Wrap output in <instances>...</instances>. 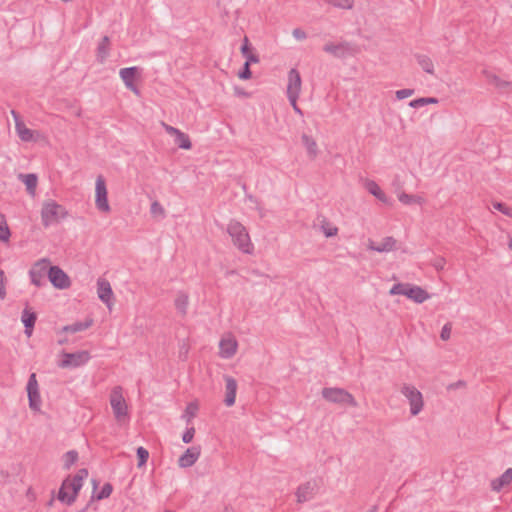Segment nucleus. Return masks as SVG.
Instances as JSON below:
<instances>
[{
  "mask_svg": "<svg viewBox=\"0 0 512 512\" xmlns=\"http://www.w3.org/2000/svg\"><path fill=\"white\" fill-rule=\"evenodd\" d=\"M399 201L404 205H411V204H423L424 198L418 195H411L407 194L405 192H402L398 195Z\"/></svg>",
  "mask_w": 512,
  "mask_h": 512,
  "instance_id": "33",
  "label": "nucleus"
},
{
  "mask_svg": "<svg viewBox=\"0 0 512 512\" xmlns=\"http://www.w3.org/2000/svg\"><path fill=\"white\" fill-rule=\"evenodd\" d=\"M26 389H27V390L39 389V387H38V382H37L36 374H35V373H32V374L29 376V379H28V383H27V387H26Z\"/></svg>",
  "mask_w": 512,
  "mask_h": 512,
  "instance_id": "49",
  "label": "nucleus"
},
{
  "mask_svg": "<svg viewBox=\"0 0 512 512\" xmlns=\"http://www.w3.org/2000/svg\"><path fill=\"white\" fill-rule=\"evenodd\" d=\"M68 212L64 206L49 200L43 203L41 210V220L44 227L59 222L67 216Z\"/></svg>",
  "mask_w": 512,
  "mask_h": 512,
  "instance_id": "3",
  "label": "nucleus"
},
{
  "mask_svg": "<svg viewBox=\"0 0 512 512\" xmlns=\"http://www.w3.org/2000/svg\"><path fill=\"white\" fill-rule=\"evenodd\" d=\"M252 76V72L250 70V65L245 64L243 65L242 70L238 73V77L243 80L250 79Z\"/></svg>",
  "mask_w": 512,
  "mask_h": 512,
  "instance_id": "46",
  "label": "nucleus"
},
{
  "mask_svg": "<svg viewBox=\"0 0 512 512\" xmlns=\"http://www.w3.org/2000/svg\"><path fill=\"white\" fill-rule=\"evenodd\" d=\"M19 178L26 185L28 193L34 195L38 181L36 174H20Z\"/></svg>",
  "mask_w": 512,
  "mask_h": 512,
  "instance_id": "27",
  "label": "nucleus"
},
{
  "mask_svg": "<svg viewBox=\"0 0 512 512\" xmlns=\"http://www.w3.org/2000/svg\"><path fill=\"white\" fill-rule=\"evenodd\" d=\"M413 94H414L413 89H401V90L396 91V97L399 100L408 98V97L412 96Z\"/></svg>",
  "mask_w": 512,
  "mask_h": 512,
  "instance_id": "47",
  "label": "nucleus"
},
{
  "mask_svg": "<svg viewBox=\"0 0 512 512\" xmlns=\"http://www.w3.org/2000/svg\"><path fill=\"white\" fill-rule=\"evenodd\" d=\"M401 393L409 401L411 414L413 416L418 415L424 406L422 393L416 387L409 384H404L402 386Z\"/></svg>",
  "mask_w": 512,
  "mask_h": 512,
  "instance_id": "7",
  "label": "nucleus"
},
{
  "mask_svg": "<svg viewBox=\"0 0 512 512\" xmlns=\"http://www.w3.org/2000/svg\"><path fill=\"white\" fill-rule=\"evenodd\" d=\"M174 142L181 149L189 150L192 147L189 136L181 130L175 135Z\"/></svg>",
  "mask_w": 512,
  "mask_h": 512,
  "instance_id": "31",
  "label": "nucleus"
},
{
  "mask_svg": "<svg viewBox=\"0 0 512 512\" xmlns=\"http://www.w3.org/2000/svg\"><path fill=\"white\" fill-rule=\"evenodd\" d=\"M409 284L408 283H397L392 286L389 291L390 295H405L407 293Z\"/></svg>",
  "mask_w": 512,
  "mask_h": 512,
  "instance_id": "38",
  "label": "nucleus"
},
{
  "mask_svg": "<svg viewBox=\"0 0 512 512\" xmlns=\"http://www.w3.org/2000/svg\"><path fill=\"white\" fill-rule=\"evenodd\" d=\"M49 268L50 260L48 258L37 260L29 270L31 283L36 287H42L45 285V277L48 276Z\"/></svg>",
  "mask_w": 512,
  "mask_h": 512,
  "instance_id": "6",
  "label": "nucleus"
},
{
  "mask_svg": "<svg viewBox=\"0 0 512 512\" xmlns=\"http://www.w3.org/2000/svg\"><path fill=\"white\" fill-rule=\"evenodd\" d=\"M9 477V473L3 470H0V482H5Z\"/></svg>",
  "mask_w": 512,
  "mask_h": 512,
  "instance_id": "61",
  "label": "nucleus"
},
{
  "mask_svg": "<svg viewBox=\"0 0 512 512\" xmlns=\"http://www.w3.org/2000/svg\"><path fill=\"white\" fill-rule=\"evenodd\" d=\"M292 34L297 40H304L307 37L306 32L300 28H295Z\"/></svg>",
  "mask_w": 512,
  "mask_h": 512,
  "instance_id": "55",
  "label": "nucleus"
},
{
  "mask_svg": "<svg viewBox=\"0 0 512 512\" xmlns=\"http://www.w3.org/2000/svg\"><path fill=\"white\" fill-rule=\"evenodd\" d=\"M366 189L369 193H371L373 196H375L379 201L388 204L389 198L386 196V194L381 190L379 185L372 180H368L365 185Z\"/></svg>",
  "mask_w": 512,
  "mask_h": 512,
  "instance_id": "24",
  "label": "nucleus"
},
{
  "mask_svg": "<svg viewBox=\"0 0 512 512\" xmlns=\"http://www.w3.org/2000/svg\"><path fill=\"white\" fill-rule=\"evenodd\" d=\"M367 512H377V506H373Z\"/></svg>",
  "mask_w": 512,
  "mask_h": 512,
  "instance_id": "64",
  "label": "nucleus"
},
{
  "mask_svg": "<svg viewBox=\"0 0 512 512\" xmlns=\"http://www.w3.org/2000/svg\"><path fill=\"white\" fill-rule=\"evenodd\" d=\"M406 296L416 303H423L430 298L429 293L420 286L409 284Z\"/></svg>",
  "mask_w": 512,
  "mask_h": 512,
  "instance_id": "17",
  "label": "nucleus"
},
{
  "mask_svg": "<svg viewBox=\"0 0 512 512\" xmlns=\"http://www.w3.org/2000/svg\"><path fill=\"white\" fill-rule=\"evenodd\" d=\"M110 405L117 422L121 423L128 417V406L123 397L122 387L116 386L110 393Z\"/></svg>",
  "mask_w": 512,
  "mask_h": 512,
  "instance_id": "5",
  "label": "nucleus"
},
{
  "mask_svg": "<svg viewBox=\"0 0 512 512\" xmlns=\"http://www.w3.org/2000/svg\"><path fill=\"white\" fill-rule=\"evenodd\" d=\"M150 213L152 214L153 217H160V218L165 217V209L158 201H154L151 204Z\"/></svg>",
  "mask_w": 512,
  "mask_h": 512,
  "instance_id": "37",
  "label": "nucleus"
},
{
  "mask_svg": "<svg viewBox=\"0 0 512 512\" xmlns=\"http://www.w3.org/2000/svg\"><path fill=\"white\" fill-rule=\"evenodd\" d=\"M322 397L331 403L357 407L358 403L354 396L343 388L326 387L322 389Z\"/></svg>",
  "mask_w": 512,
  "mask_h": 512,
  "instance_id": "4",
  "label": "nucleus"
},
{
  "mask_svg": "<svg viewBox=\"0 0 512 512\" xmlns=\"http://www.w3.org/2000/svg\"><path fill=\"white\" fill-rule=\"evenodd\" d=\"M452 330V324L450 322L446 323L441 330L440 337L442 340L447 341L450 339Z\"/></svg>",
  "mask_w": 512,
  "mask_h": 512,
  "instance_id": "44",
  "label": "nucleus"
},
{
  "mask_svg": "<svg viewBox=\"0 0 512 512\" xmlns=\"http://www.w3.org/2000/svg\"><path fill=\"white\" fill-rule=\"evenodd\" d=\"M426 105L425 97L414 99L409 102V106L412 108H419Z\"/></svg>",
  "mask_w": 512,
  "mask_h": 512,
  "instance_id": "53",
  "label": "nucleus"
},
{
  "mask_svg": "<svg viewBox=\"0 0 512 512\" xmlns=\"http://www.w3.org/2000/svg\"><path fill=\"white\" fill-rule=\"evenodd\" d=\"M194 435H195V428L194 427H190L188 428L182 435V440L184 443L188 444L190 442H192L193 438H194Z\"/></svg>",
  "mask_w": 512,
  "mask_h": 512,
  "instance_id": "45",
  "label": "nucleus"
},
{
  "mask_svg": "<svg viewBox=\"0 0 512 512\" xmlns=\"http://www.w3.org/2000/svg\"><path fill=\"white\" fill-rule=\"evenodd\" d=\"M113 491V487L110 483H105L101 491L96 495L97 500L108 498Z\"/></svg>",
  "mask_w": 512,
  "mask_h": 512,
  "instance_id": "41",
  "label": "nucleus"
},
{
  "mask_svg": "<svg viewBox=\"0 0 512 512\" xmlns=\"http://www.w3.org/2000/svg\"><path fill=\"white\" fill-rule=\"evenodd\" d=\"M245 58H246L245 64H248V65H250L251 63H258L259 62L258 55L254 54L252 52L249 53L248 55H246Z\"/></svg>",
  "mask_w": 512,
  "mask_h": 512,
  "instance_id": "58",
  "label": "nucleus"
},
{
  "mask_svg": "<svg viewBox=\"0 0 512 512\" xmlns=\"http://www.w3.org/2000/svg\"><path fill=\"white\" fill-rule=\"evenodd\" d=\"M241 53L244 57L251 53V48L247 37H244L243 44L241 46Z\"/></svg>",
  "mask_w": 512,
  "mask_h": 512,
  "instance_id": "54",
  "label": "nucleus"
},
{
  "mask_svg": "<svg viewBox=\"0 0 512 512\" xmlns=\"http://www.w3.org/2000/svg\"><path fill=\"white\" fill-rule=\"evenodd\" d=\"M426 105L428 104H437L439 100L435 97H425Z\"/></svg>",
  "mask_w": 512,
  "mask_h": 512,
  "instance_id": "62",
  "label": "nucleus"
},
{
  "mask_svg": "<svg viewBox=\"0 0 512 512\" xmlns=\"http://www.w3.org/2000/svg\"><path fill=\"white\" fill-rule=\"evenodd\" d=\"M396 240L393 237H385L379 245L369 241L368 249L377 252H389L395 249Z\"/></svg>",
  "mask_w": 512,
  "mask_h": 512,
  "instance_id": "22",
  "label": "nucleus"
},
{
  "mask_svg": "<svg viewBox=\"0 0 512 512\" xmlns=\"http://www.w3.org/2000/svg\"><path fill=\"white\" fill-rule=\"evenodd\" d=\"M189 304V297L185 292H178L175 298V307L176 309L184 316L187 313V308Z\"/></svg>",
  "mask_w": 512,
  "mask_h": 512,
  "instance_id": "28",
  "label": "nucleus"
},
{
  "mask_svg": "<svg viewBox=\"0 0 512 512\" xmlns=\"http://www.w3.org/2000/svg\"><path fill=\"white\" fill-rule=\"evenodd\" d=\"M301 139L303 145L307 150L309 158L314 160L318 156V146L316 141L307 134H303Z\"/></svg>",
  "mask_w": 512,
  "mask_h": 512,
  "instance_id": "25",
  "label": "nucleus"
},
{
  "mask_svg": "<svg viewBox=\"0 0 512 512\" xmlns=\"http://www.w3.org/2000/svg\"><path fill=\"white\" fill-rule=\"evenodd\" d=\"M36 320H37L36 313L33 312L30 307L26 306L25 309L22 311L21 321L24 324L25 333L28 336H30L32 334Z\"/></svg>",
  "mask_w": 512,
  "mask_h": 512,
  "instance_id": "21",
  "label": "nucleus"
},
{
  "mask_svg": "<svg viewBox=\"0 0 512 512\" xmlns=\"http://www.w3.org/2000/svg\"><path fill=\"white\" fill-rule=\"evenodd\" d=\"M78 460V452L75 450H70L66 452L63 456L64 461V469L68 470L70 467Z\"/></svg>",
  "mask_w": 512,
  "mask_h": 512,
  "instance_id": "35",
  "label": "nucleus"
},
{
  "mask_svg": "<svg viewBox=\"0 0 512 512\" xmlns=\"http://www.w3.org/2000/svg\"><path fill=\"white\" fill-rule=\"evenodd\" d=\"M67 342H68V340H67L66 338H64V339H59V341H58V343H59L60 345L66 344Z\"/></svg>",
  "mask_w": 512,
  "mask_h": 512,
  "instance_id": "63",
  "label": "nucleus"
},
{
  "mask_svg": "<svg viewBox=\"0 0 512 512\" xmlns=\"http://www.w3.org/2000/svg\"><path fill=\"white\" fill-rule=\"evenodd\" d=\"M301 77L297 69L288 72L287 97H299L301 91Z\"/></svg>",
  "mask_w": 512,
  "mask_h": 512,
  "instance_id": "13",
  "label": "nucleus"
},
{
  "mask_svg": "<svg viewBox=\"0 0 512 512\" xmlns=\"http://www.w3.org/2000/svg\"><path fill=\"white\" fill-rule=\"evenodd\" d=\"M97 293L99 299L109 306V302L113 295V291L110 283L105 279H98L97 281Z\"/></svg>",
  "mask_w": 512,
  "mask_h": 512,
  "instance_id": "18",
  "label": "nucleus"
},
{
  "mask_svg": "<svg viewBox=\"0 0 512 512\" xmlns=\"http://www.w3.org/2000/svg\"><path fill=\"white\" fill-rule=\"evenodd\" d=\"M95 205H96V208L101 212L108 213L111 210L110 205L108 203V198H107L106 182L102 175H99L96 178Z\"/></svg>",
  "mask_w": 512,
  "mask_h": 512,
  "instance_id": "8",
  "label": "nucleus"
},
{
  "mask_svg": "<svg viewBox=\"0 0 512 512\" xmlns=\"http://www.w3.org/2000/svg\"><path fill=\"white\" fill-rule=\"evenodd\" d=\"M93 324L92 319L85 320L84 322H75L70 325H66L62 328V332L65 333H77L88 329Z\"/></svg>",
  "mask_w": 512,
  "mask_h": 512,
  "instance_id": "26",
  "label": "nucleus"
},
{
  "mask_svg": "<svg viewBox=\"0 0 512 512\" xmlns=\"http://www.w3.org/2000/svg\"><path fill=\"white\" fill-rule=\"evenodd\" d=\"M219 348L221 357L231 358L236 353L237 342L232 339H222Z\"/></svg>",
  "mask_w": 512,
  "mask_h": 512,
  "instance_id": "23",
  "label": "nucleus"
},
{
  "mask_svg": "<svg viewBox=\"0 0 512 512\" xmlns=\"http://www.w3.org/2000/svg\"><path fill=\"white\" fill-rule=\"evenodd\" d=\"M463 386H465V382L458 381V382H455V383H452V384L448 385L447 389L448 390H454V389H457V388L463 387Z\"/></svg>",
  "mask_w": 512,
  "mask_h": 512,
  "instance_id": "60",
  "label": "nucleus"
},
{
  "mask_svg": "<svg viewBox=\"0 0 512 512\" xmlns=\"http://www.w3.org/2000/svg\"><path fill=\"white\" fill-rule=\"evenodd\" d=\"M11 236L10 229L7 225L5 215L0 213V240L8 242Z\"/></svg>",
  "mask_w": 512,
  "mask_h": 512,
  "instance_id": "34",
  "label": "nucleus"
},
{
  "mask_svg": "<svg viewBox=\"0 0 512 512\" xmlns=\"http://www.w3.org/2000/svg\"><path fill=\"white\" fill-rule=\"evenodd\" d=\"M137 458H138V467H142L146 464L148 458H149V452L144 447L140 446L137 448Z\"/></svg>",
  "mask_w": 512,
  "mask_h": 512,
  "instance_id": "39",
  "label": "nucleus"
},
{
  "mask_svg": "<svg viewBox=\"0 0 512 512\" xmlns=\"http://www.w3.org/2000/svg\"><path fill=\"white\" fill-rule=\"evenodd\" d=\"M63 359L58 366L61 368H76L84 365L90 359L88 351H77L75 353L62 352Z\"/></svg>",
  "mask_w": 512,
  "mask_h": 512,
  "instance_id": "9",
  "label": "nucleus"
},
{
  "mask_svg": "<svg viewBox=\"0 0 512 512\" xmlns=\"http://www.w3.org/2000/svg\"><path fill=\"white\" fill-rule=\"evenodd\" d=\"M512 85L511 82L506 81L498 77V81L494 83V86L499 90H505Z\"/></svg>",
  "mask_w": 512,
  "mask_h": 512,
  "instance_id": "50",
  "label": "nucleus"
},
{
  "mask_svg": "<svg viewBox=\"0 0 512 512\" xmlns=\"http://www.w3.org/2000/svg\"><path fill=\"white\" fill-rule=\"evenodd\" d=\"M48 279L57 289H68L71 286V280L67 273L59 266H50L48 271Z\"/></svg>",
  "mask_w": 512,
  "mask_h": 512,
  "instance_id": "10",
  "label": "nucleus"
},
{
  "mask_svg": "<svg viewBox=\"0 0 512 512\" xmlns=\"http://www.w3.org/2000/svg\"><path fill=\"white\" fill-rule=\"evenodd\" d=\"M321 229L326 237L335 236L338 232V228L336 226H333L327 222L322 224Z\"/></svg>",
  "mask_w": 512,
  "mask_h": 512,
  "instance_id": "42",
  "label": "nucleus"
},
{
  "mask_svg": "<svg viewBox=\"0 0 512 512\" xmlns=\"http://www.w3.org/2000/svg\"><path fill=\"white\" fill-rule=\"evenodd\" d=\"M224 379L226 383L224 403L226 406L230 407L235 403L237 382L233 377L227 375L224 377Z\"/></svg>",
  "mask_w": 512,
  "mask_h": 512,
  "instance_id": "15",
  "label": "nucleus"
},
{
  "mask_svg": "<svg viewBox=\"0 0 512 512\" xmlns=\"http://www.w3.org/2000/svg\"><path fill=\"white\" fill-rule=\"evenodd\" d=\"M482 74L484 75L486 80L492 85H494V83L498 81V76L488 70H483Z\"/></svg>",
  "mask_w": 512,
  "mask_h": 512,
  "instance_id": "52",
  "label": "nucleus"
},
{
  "mask_svg": "<svg viewBox=\"0 0 512 512\" xmlns=\"http://www.w3.org/2000/svg\"><path fill=\"white\" fill-rule=\"evenodd\" d=\"M289 102L291 104V106L293 107V110L299 114V115H303V112L302 110L299 108V106L297 105V99L298 97H289Z\"/></svg>",
  "mask_w": 512,
  "mask_h": 512,
  "instance_id": "56",
  "label": "nucleus"
},
{
  "mask_svg": "<svg viewBox=\"0 0 512 512\" xmlns=\"http://www.w3.org/2000/svg\"><path fill=\"white\" fill-rule=\"evenodd\" d=\"M318 485L315 480H309L301 484L296 490L297 503H305L312 500L317 494Z\"/></svg>",
  "mask_w": 512,
  "mask_h": 512,
  "instance_id": "12",
  "label": "nucleus"
},
{
  "mask_svg": "<svg viewBox=\"0 0 512 512\" xmlns=\"http://www.w3.org/2000/svg\"><path fill=\"white\" fill-rule=\"evenodd\" d=\"M12 115L15 118V128L19 138L24 142H30L34 138L33 130L27 128L23 122L19 120V117L15 111H12Z\"/></svg>",
  "mask_w": 512,
  "mask_h": 512,
  "instance_id": "19",
  "label": "nucleus"
},
{
  "mask_svg": "<svg viewBox=\"0 0 512 512\" xmlns=\"http://www.w3.org/2000/svg\"><path fill=\"white\" fill-rule=\"evenodd\" d=\"M201 454L200 446H192L188 448L178 459V465L181 468H188L194 465Z\"/></svg>",
  "mask_w": 512,
  "mask_h": 512,
  "instance_id": "14",
  "label": "nucleus"
},
{
  "mask_svg": "<svg viewBox=\"0 0 512 512\" xmlns=\"http://www.w3.org/2000/svg\"><path fill=\"white\" fill-rule=\"evenodd\" d=\"M482 74L484 75L486 80L492 85H494V83L498 81V76L488 70H483Z\"/></svg>",
  "mask_w": 512,
  "mask_h": 512,
  "instance_id": "51",
  "label": "nucleus"
},
{
  "mask_svg": "<svg viewBox=\"0 0 512 512\" xmlns=\"http://www.w3.org/2000/svg\"><path fill=\"white\" fill-rule=\"evenodd\" d=\"M416 59L420 67L429 74H434V64L430 57L422 54L416 55Z\"/></svg>",
  "mask_w": 512,
  "mask_h": 512,
  "instance_id": "32",
  "label": "nucleus"
},
{
  "mask_svg": "<svg viewBox=\"0 0 512 512\" xmlns=\"http://www.w3.org/2000/svg\"><path fill=\"white\" fill-rule=\"evenodd\" d=\"M88 476V470L82 468L73 476V478L67 477L58 492V499L61 502L71 505L75 502L78 492L82 488L83 480Z\"/></svg>",
  "mask_w": 512,
  "mask_h": 512,
  "instance_id": "1",
  "label": "nucleus"
},
{
  "mask_svg": "<svg viewBox=\"0 0 512 512\" xmlns=\"http://www.w3.org/2000/svg\"><path fill=\"white\" fill-rule=\"evenodd\" d=\"M162 126L164 128V130L169 134V135H172L175 137V135L178 133L179 129L171 126V125H168L166 124L165 122H162Z\"/></svg>",
  "mask_w": 512,
  "mask_h": 512,
  "instance_id": "57",
  "label": "nucleus"
},
{
  "mask_svg": "<svg viewBox=\"0 0 512 512\" xmlns=\"http://www.w3.org/2000/svg\"><path fill=\"white\" fill-rule=\"evenodd\" d=\"M29 407L31 410L40 411L41 397L39 389L27 390Z\"/></svg>",
  "mask_w": 512,
  "mask_h": 512,
  "instance_id": "29",
  "label": "nucleus"
},
{
  "mask_svg": "<svg viewBox=\"0 0 512 512\" xmlns=\"http://www.w3.org/2000/svg\"><path fill=\"white\" fill-rule=\"evenodd\" d=\"M5 273L0 269V298L4 299L6 297V289H5Z\"/></svg>",
  "mask_w": 512,
  "mask_h": 512,
  "instance_id": "48",
  "label": "nucleus"
},
{
  "mask_svg": "<svg viewBox=\"0 0 512 512\" xmlns=\"http://www.w3.org/2000/svg\"><path fill=\"white\" fill-rule=\"evenodd\" d=\"M227 233L233 244L243 253L252 254L254 245L250 240L247 229L237 220H231L227 225Z\"/></svg>",
  "mask_w": 512,
  "mask_h": 512,
  "instance_id": "2",
  "label": "nucleus"
},
{
  "mask_svg": "<svg viewBox=\"0 0 512 512\" xmlns=\"http://www.w3.org/2000/svg\"><path fill=\"white\" fill-rule=\"evenodd\" d=\"M512 482V468H508L498 478L491 481V489L495 492H500L504 487H507Z\"/></svg>",
  "mask_w": 512,
  "mask_h": 512,
  "instance_id": "20",
  "label": "nucleus"
},
{
  "mask_svg": "<svg viewBox=\"0 0 512 512\" xmlns=\"http://www.w3.org/2000/svg\"><path fill=\"white\" fill-rule=\"evenodd\" d=\"M110 39L108 36H104L97 48V57L100 62H103L109 55Z\"/></svg>",
  "mask_w": 512,
  "mask_h": 512,
  "instance_id": "30",
  "label": "nucleus"
},
{
  "mask_svg": "<svg viewBox=\"0 0 512 512\" xmlns=\"http://www.w3.org/2000/svg\"><path fill=\"white\" fill-rule=\"evenodd\" d=\"M330 3L343 9H351L353 7V0H330Z\"/></svg>",
  "mask_w": 512,
  "mask_h": 512,
  "instance_id": "43",
  "label": "nucleus"
},
{
  "mask_svg": "<svg viewBox=\"0 0 512 512\" xmlns=\"http://www.w3.org/2000/svg\"><path fill=\"white\" fill-rule=\"evenodd\" d=\"M198 412L197 403L191 402L187 405L183 418H186L187 422H190L192 418L196 416Z\"/></svg>",
  "mask_w": 512,
  "mask_h": 512,
  "instance_id": "36",
  "label": "nucleus"
},
{
  "mask_svg": "<svg viewBox=\"0 0 512 512\" xmlns=\"http://www.w3.org/2000/svg\"><path fill=\"white\" fill-rule=\"evenodd\" d=\"M437 270H442L445 265V259L442 257H438L433 261L432 264Z\"/></svg>",
  "mask_w": 512,
  "mask_h": 512,
  "instance_id": "59",
  "label": "nucleus"
},
{
  "mask_svg": "<svg viewBox=\"0 0 512 512\" xmlns=\"http://www.w3.org/2000/svg\"><path fill=\"white\" fill-rule=\"evenodd\" d=\"M323 50L336 58H344L350 51V45L348 42L339 44L327 43L323 46Z\"/></svg>",
  "mask_w": 512,
  "mask_h": 512,
  "instance_id": "16",
  "label": "nucleus"
},
{
  "mask_svg": "<svg viewBox=\"0 0 512 512\" xmlns=\"http://www.w3.org/2000/svg\"><path fill=\"white\" fill-rule=\"evenodd\" d=\"M141 69L139 67L133 66V67H126L122 68L119 71L120 78L124 82L127 89L132 91L137 96L140 95V90L135 85L134 81L137 76H140Z\"/></svg>",
  "mask_w": 512,
  "mask_h": 512,
  "instance_id": "11",
  "label": "nucleus"
},
{
  "mask_svg": "<svg viewBox=\"0 0 512 512\" xmlns=\"http://www.w3.org/2000/svg\"><path fill=\"white\" fill-rule=\"evenodd\" d=\"M492 206L494 209L500 211L504 215L512 218V207L507 206L505 203L502 202H493Z\"/></svg>",
  "mask_w": 512,
  "mask_h": 512,
  "instance_id": "40",
  "label": "nucleus"
}]
</instances>
